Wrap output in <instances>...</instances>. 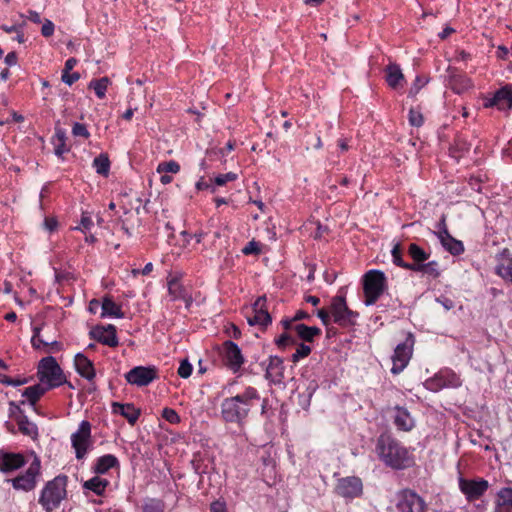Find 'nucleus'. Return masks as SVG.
Returning <instances> with one entry per match:
<instances>
[{"mask_svg": "<svg viewBox=\"0 0 512 512\" xmlns=\"http://www.w3.org/2000/svg\"><path fill=\"white\" fill-rule=\"evenodd\" d=\"M295 339L292 335H290L289 333L285 332L283 334H281L276 340H275V343L276 345L279 347V348H283L287 345H290V344H295Z\"/></svg>", "mask_w": 512, "mask_h": 512, "instance_id": "nucleus-48", "label": "nucleus"}, {"mask_svg": "<svg viewBox=\"0 0 512 512\" xmlns=\"http://www.w3.org/2000/svg\"><path fill=\"white\" fill-rule=\"evenodd\" d=\"M460 385V377L451 369H442L425 382L426 388L431 391H439L447 387L456 388Z\"/></svg>", "mask_w": 512, "mask_h": 512, "instance_id": "nucleus-12", "label": "nucleus"}, {"mask_svg": "<svg viewBox=\"0 0 512 512\" xmlns=\"http://www.w3.org/2000/svg\"><path fill=\"white\" fill-rule=\"evenodd\" d=\"M450 86L457 94H461L468 90L472 83L466 76L458 74L450 77Z\"/></svg>", "mask_w": 512, "mask_h": 512, "instance_id": "nucleus-35", "label": "nucleus"}, {"mask_svg": "<svg viewBox=\"0 0 512 512\" xmlns=\"http://www.w3.org/2000/svg\"><path fill=\"white\" fill-rule=\"evenodd\" d=\"M26 464L25 457L21 453L6 452L0 450V471L10 473L22 468Z\"/></svg>", "mask_w": 512, "mask_h": 512, "instance_id": "nucleus-18", "label": "nucleus"}, {"mask_svg": "<svg viewBox=\"0 0 512 512\" xmlns=\"http://www.w3.org/2000/svg\"><path fill=\"white\" fill-rule=\"evenodd\" d=\"M37 375L40 382L50 389L59 387L66 381L61 367L52 356L40 360Z\"/></svg>", "mask_w": 512, "mask_h": 512, "instance_id": "nucleus-4", "label": "nucleus"}, {"mask_svg": "<svg viewBox=\"0 0 512 512\" xmlns=\"http://www.w3.org/2000/svg\"><path fill=\"white\" fill-rule=\"evenodd\" d=\"M72 134L75 137H83V138H88L90 136V133L87 130L86 126L84 124H81L78 122L74 123V125L72 127Z\"/></svg>", "mask_w": 512, "mask_h": 512, "instance_id": "nucleus-49", "label": "nucleus"}, {"mask_svg": "<svg viewBox=\"0 0 512 512\" xmlns=\"http://www.w3.org/2000/svg\"><path fill=\"white\" fill-rule=\"evenodd\" d=\"M242 253L244 255L259 254L260 253L259 243L256 242L255 240L248 242L242 249Z\"/></svg>", "mask_w": 512, "mask_h": 512, "instance_id": "nucleus-51", "label": "nucleus"}, {"mask_svg": "<svg viewBox=\"0 0 512 512\" xmlns=\"http://www.w3.org/2000/svg\"><path fill=\"white\" fill-rule=\"evenodd\" d=\"M311 353V347L304 343H300L292 355V361L294 363L298 362L300 359L307 357Z\"/></svg>", "mask_w": 512, "mask_h": 512, "instance_id": "nucleus-44", "label": "nucleus"}, {"mask_svg": "<svg viewBox=\"0 0 512 512\" xmlns=\"http://www.w3.org/2000/svg\"><path fill=\"white\" fill-rule=\"evenodd\" d=\"M156 378V369L153 367L136 366L125 374L126 381L138 387L149 385Z\"/></svg>", "mask_w": 512, "mask_h": 512, "instance_id": "nucleus-16", "label": "nucleus"}, {"mask_svg": "<svg viewBox=\"0 0 512 512\" xmlns=\"http://www.w3.org/2000/svg\"><path fill=\"white\" fill-rule=\"evenodd\" d=\"M109 80L107 77H103L99 80H92L89 84V88L95 91L98 98L102 99L105 97Z\"/></svg>", "mask_w": 512, "mask_h": 512, "instance_id": "nucleus-41", "label": "nucleus"}, {"mask_svg": "<svg viewBox=\"0 0 512 512\" xmlns=\"http://www.w3.org/2000/svg\"><path fill=\"white\" fill-rule=\"evenodd\" d=\"M93 167L100 175H107L110 169V161L106 154H100L93 160Z\"/></svg>", "mask_w": 512, "mask_h": 512, "instance_id": "nucleus-40", "label": "nucleus"}, {"mask_svg": "<svg viewBox=\"0 0 512 512\" xmlns=\"http://www.w3.org/2000/svg\"><path fill=\"white\" fill-rule=\"evenodd\" d=\"M180 165L176 161L162 162L158 165L157 171L159 173H178Z\"/></svg>", "mask_w": 512, "mask_h": 512, "instance_id": "nucleus-43", "label": "nucleus"}, {"mask_svg": "<svg viewBox=\"0 0 512 512\" xmlns=\"http://www.w3.org/2000/svg\"><path fill=\"white\" fill-rule=\"evenodd\" d=\"M91 424L89 421L83 420L76 432L71 435V444L75 450L77 459L85 458L89 449L92 447Z\"/></svg>", "mask_w": 512, "mask_h": 512, "instance_id": "nucleus-9", "label": "nucleus"}, {"mask_svg": "<svg viewBox=\"0 0 512 512\" xmlns=\"http://www.w3.org/2000/svg\"><path fill=\"white\" fill-rule=\"evenodd\" d=\"M44 385L45 384H36L29 386L23 391L22 396L26 397L30 405L34 406L41 396L50 389Z\"/></svg>", "mask_w": 512, "mask_h": 512, "instance_id": "nucleus-34", "label": "nucleus"}, {"mask_svg": "<svg viewBox=\"0 0 512 512\" xmlns=\"http://www.w3.org/2000/svg\"><path fill=\"white\" fill-rule=\"evenodd\" d=\"M10 406L15 407V409L18 412L17 416L15 415L14 411H12L11 414L14 415V417L17 421L19 431L23 435H26V436L31 437L32 439H35L38 436V428H37L36 424L31 422L28 419V417L24 414V412L20 409V407L16 406L14 404V402H11Z\"/></svg>", "mask_w": 512, "mask_h": 512, "instance_id": "nucleus-19", "label": "nucleus"}, {"mask_svg": "<svg viewBox=\"0 0 512 512\" xmlns=\"http://www.w3.org/2000/svg\"><path fill=\"white\" fill-rule=\"evenodd\" d=\"M67 483L66 475H58L45 484L38 499L44 511L52 512L60 506L67 496Z\"/></svg>", "mask_w": 512, "mask_h": 512, "instance_id": "nucleus-3", "label": "nucleus"}, {"mask_svg": "<svg viewBox=\"0 0 512 512\" xmlns=\"http://www.w3.org/2000/svg\"><path fill=\"white\" fill-rule=\"evenodd\" d=\"M17 60H18V57H17V54L16 52H9L6 57H5V63L8 65V66H14L17 64Z\"/></svg>", "mask_w": 512, "mask_h": 512, "instance_id": "nucleus-62", "label": "nucleus"}, {"mask_svg": "<svg viewBox=\"0 0 512 512\" xmlns=\"http://www.w3.org/2000/svg\"><path fill=\"white\" fill-rule=\"evenodd\" d=\"M437 236L440 240L443 248L448 251L450 254L454 256H458L464 252V245L461 241L455 239L450 235L446 226L444 225L443 229L437 233Z\"/></svg>", "mask_w": 512, "mask_h": 512, "instance_id": "nucleus-21", "label": "nucleus"}, {"mask_svg": "<svg viewBox=\"0 0 512 512\" xmlns=\"http://www.w3.org/2000/svg\"><path fill=\"white\" fill-rule=\"evenodd\" d=\"M109 481L99 476H94L83 483V488L94 492L96 495L101 496L104 494Z\"/></svg>", "mask_w": 512, "mask_h": 512, "instance_id": "nucleus-33", "label": "nucleus"}, {"mask_svg": "<svg viewBox=\"0 0 512 512\" xmlns=\"http://www.w3.org/2000/svg\"><path fill=\"white\" fill-rule=\"evenodd\" d=\"M120 463L116 456L112 454H106L96 459L92 470L96 474H105L110 469L119 468Z\"/></svg>", "mask_w": 512, "mask_h": 512, "instance_id": "nucleus-25", "label": "nucleus"}, {"mask_svg": "<svg viewBox=\"0 0 512 512\" xmlns=\"http://www.w3.org/2000/svg\"><path fill=\"white\" fill-rule=\"evenodd\" d=\"M89 335L92 339L109 347H116L118 345L116 327L112 324L107 326L97 325L90 330Z\"/></svg>", "mask_w": 512, "mask_h": 512, "instance_id": "nucleus-17", "label": "nucleus"}, {"mask_svg": "<svg viewBox=\"0 0 512 512\" xmlns=\"http://www.w3.org/2000/svg\"><path fill=\"white\" fill-rule=\"evenodd\" d=\"M112 409L114 413L120 414L126 418L131 425H134L140 416V410L131 403L121 404L114 402L112 404Z\"/></svg>", "mask_w": 512, "mask_h": 512, "instance_id": "nucleus-26", "label": "nucleus"}, {"mask_svg": "<svg viewBox=\"0 0 512 512\" xmlns=\"http://www.w3.org/2000/svg\"><path fill=\"white\" fill-rule=\"evenodd\" d=\"M54 30H55V25L53 24V22L48 19H45V21L41 27V34L44 37H50L53 35Z\"/></svg>", "mask_w": 512, "mask_h": 512, "instance_id": "nucleus-54", "label": "nucleus"}, {"mask_svg": "<svg viewBox=\"0 0 512 512\" xmlns=\"http://www.w3.org/2000/svg\"><path fill=\"white\" fill-rule=\"evenodd\" d=\"M266 378L274 383H280L284 378L283 359L278 356H270L266 367Z\"/></svg>", "mask_w": 512, "mask_h": 512, "instance_id": "nucleus-23", "label": "nucleus"}, {"mask_svg": "<svg viewBox=\"0 0 512 512\" xmlns=\"http://www.w3.org/2000/svg\"><path fill=\"white\" fill-rule=\"evenodd\" d=\"M79 79H80V74L78 72H73V73H71V71L70 72H62L61 80L69 86L74 84Z\"/></svg>", "mask_w": 512, "mask_h": 512, "instance_id": "nucleus-52", "label": "nucleus"}, {"mask_svg": "<svg viewBox=\"0 0 512 512\" xmlns=\"http://www.w3.org/2000/svg\"><path fill=\"white\" fill-rule=\"evenodd\" d=\"M222 359L224 365L233 373L239 372L244 363L241 349L230 340L225 341L223 344Z\"/></svg>", "mask_w": 512, "mask_h": 512, "instance_id": "nucleus-14", "label": "nucleus"}, {"mask_svg": "<svg viewBox=\"0 0 512 512\" xmlns=\"http://www.w3.org/2000/svg\"><path fill=\"white\" fill-rule=\"evenodd\" d=\"M425 84H426V81L423 80L421 77L417 76L414 84L410 88L409 94L416 95Z\"/></svg>", "mask_w": 512, "mask_h": 512, "instance_id": "nucleus-56", "label": "nucleus"}, {"mask_svg": "<svg viewBox=\"0 0 512 512\" xmlns=\"http://www.w3.org/2000/svg\"><path fill=\"white\" fill-rule=\"evenodd\" d=\"M208 461H209L208 453L206 451H204V452L198 451L193 454V457H192L190 463H191V466H192V469L194 470V472L201 476V475L207 473Z\"/></svg>", "mask_w": 512, "mask_h": 512, "instance_id": "nucleus-30", "label": "nucleus"}, {"mask_svg": "<svg viewBox=\"0 0 512 512\" xmlns=\"http://www.w3.org/2000/svg\"><path fill=\"white\" fill-rule=\"evenodd\" d=\"M210 512H227L226 504L223 501L216 500L210 504Z\"/></svg>", "mask_w": 512, "mask_h": 512, "instance_id": "nucleus-59", "label": "nucleus"}, {"mask_svg": "<svg viewBox=\"0 0 512 512\" xmlns=\"http://www.w3.org/2000/svg\"><path fill=\"white\" fill-rule=\"evenodd\" d=\"M162 417L171 424H177L180 422L178 413L172 408H164L162 411Z\"/></svg>", "mask_w": 512, "mask_h": 512, "instance_id": "nucleus-45", "label": "nucleus"}, {"mask_svg": "<svg viewBox=\"0 0 512 512\" xmlns=\"http://www.w3.org/2000/svg\"><path fill=\"white\" fill-rule=\"evenodd\" d=\"M93 226L92 218L87 214L83 213L80 221V227H76V229L81 230L82 232H86L90 230Z\"/></svg>", "mask_w": 512, "mask_h": 512, "instance_id": "nucleus-53", "label": "nucleus"}, {"mask_svg": "<svg viewBox=\"0 0 512 512\" xmlns=\"http://www.w3.org/2000/svg\"><path fill=\"white\" fill-rule=\"evenodd\" d=\"M458 485L460 491L469 502L480 499L488 490L489 483L483 478L466 479L459 477Z\"/></svg>", "mask_w": 512, "mask_h": 512, "instance_id": "nucleus-11", "label": "nucleus"}, {"mask_svg": "<svg viewBox=\"0 0 512 512\" xmlns=\"http://www.w3.org/2000/svg\"><path fill=\"white\" fill-rule=\"evenodd\" d=\"M408 255L414 261L413 263H421L423 264L430 257V253L426 252L423 248H421L416 243H410L407 249Z\"/></svg>", "mask_w": 512, "mask_h": 512, "instance_id": "nucleus-36", "label": "nucleus"}, {"mask_svg": "<svg viewBox=\"0 0 512 512\" xmlns=\"http://www.w3.org/2000/svg\"><path fill=\"white\" fill-rule=\"evenodd\" d=\"M318 385L315 381H311L307 388H306V391L303 392L304 394H306V404L307 405H310V400H311V397L313 396L314 392L316 391Z\"/></svg>", "mask_w": 512, "mask_h": 512, "instance_id": "nucleus-58", "label": "nucleus"}, {"mask_svg": "<svg viewBox=\"0 0 512 512\" xmlns=\"http://www.w3.org/2000/svg\"><path fill=\"white\" fill-rule=\"evenodd\" d=\"M396 512H426L427 505L416 492L405 489L396 494Z\"/></svg>", "mask_w": 512, "mask_h": 512, "instance_id": "nucleus-10", "label": "nucleus"}, {"mask_svg": "<svg viewBox=\"0 0 512 512\" xmlns=\"http://www.w3.org/2000/svg\"><path fill=\"white\" fill-rule=\"evenodd\" d=\"M43 226L44 228L49 231V232H53L56 230L57 226H58V222L55 218L53 217H46L44 219V222H43Z\"/></svg>", "mask_w": 512, "mask_h": 512, "instance_id": "nucleus-57", "label": "nucleus"}, {"mask_svg": "<svg viewBox=\"0 0 512 512\" xmlns=\"http://www.w3.org/2000/svg\"><path fill=\"white\" fill-rule=\"evenodd\" d=\"M168 292L171 297V300H184L186 298V290L180 283V281L177 279H171L168 282Z\"/></svg>", "mask_w": 512, "mask_h": 512, "instance_id": "nucleus-37", "label": "nucleus"}, {"mask_svg": "<svg viewBox=\"0 0 512 512\" xmlns=\"http://www.w3.org/2000/svg\"><path fill=\"white\" fill-rule=\"evenodd\" d=\"M28 15L26 16L31 22L39 24L41 23L40 14L34 10H28Z\"/></svg>", "mask_w": 512, "mask_h": 512, "instance_id": "nucleus-63", "label": "nucleus"}, {"mask_svg": "<svg viewBox=\"0 0 512 512\" xmlns=\"http://www.w3.org/2000/svg\"><path fill=\"white\" fill-rule=\"evenodd\" d=\"M77 62V59L74 57L67 59L62 72H70L75 67Z\"/></svg>", "mask_w": 512, "mask_h": 512, "instance_id": "nucleus-64", "label": "nucleus"}, {"mask_svg": "<svg viewBox=\"0 0 512 512\" xmlns=\"http://www.w3.org/2000/svg\"><path fill=\"white\" fill-rule=\"evenodd\" d=\"M393 262L395 265L404 268L406 270H409L408 266H413V263L405 262L402 258V252L400 249L399 244L395 245L391 251Z\"/></svg>", "mask_w": 512, "mask_h": 512, "instance_id": "nucleus-42", "label": "nucleus"}, {"mask_svg": "<svg viewBox=\"0 0 512 512\" xmlns=\"http://www.w3.org/2000/svg\"><path fill=\"white\" fill-rule=\"evenodd\" d=\"M267 298L265 295L260 296L256 299L251 307V314H247V322L249 325H259L266 328L272 321V318L268 312Z\"/></svg>", "mask_w": 512, "mask_h": 512, "instance_id": "nucleus-13", "label": "nucleus"}, {"mask_svg": "<svg viewBox=\"0 0 512 512\" xmlns=\"http://www.w3.org/2000/svg\"><path fill=\"white\" fill-rule=\"evenodd\" d=\"M66 133L63 129H56L53 143L55 146V154L57 156H62L65 152H68V148L66 146Z\"/></svg>", "mask_w": 512, "mask_h": 512, "instance_id": "nucleus-38", "label": "nucleus"}, {"mask_svg": "<svg viewBox=\"0 0 512 512\" xmlns=\"http://www.w3.org/2000/svg\"><path fill=\"white\" fill-rule=\"evenodd\" d=\"M387 288L386 276L380 270H370L363 277L365 305L371 306L377 302Z\"/></svg>", "mask_w": 512, "mask_h": 512, "instance_id": "nucleus-5", "label": "nucleus"}, {"mask_svg": "<svg viewBox=\"0 0 512 512\" xmlns=\"http://www.w3.org/2000/svg\"><path fill=\"white\" fill-rule=\"evenodd\" d=\"M495 272L503 280L512 283V259H507L498 264L495 268Z\"/></svg>", "mask_w": 512, "mask_h": 512, "instance_id": "nucleus-39", "label": "nucleus"}, {"mask_svg": "<svg viewBox=\"0 0 512 512\" xmlns=\"http://www.w3.org/2000/svg\"><path fill=\"white\" fill-rule=\"evenodd\" d=\"M316 314L325 326H327L330 323V320L332 317L330 309L329 310L324 309V308L319 309V310H317Z\"/></svg>", "mask_w": 512, "mask_h": 512, "instance_id": "nucleus-55", "label": "nucleus"}, {"mask_svg": "<svg viewBox=\"0 0 512 512\" xmlns=\"http://www.w3.org/2000/svg\"><path fill=\"white\" fill-rule=\"evenodd\" d=\"M74 365L77 373L88 381H92L95 378V369L91 360H89L84 354L78 353L74 359Z\"/></svg>", "mask_w": 512, "mask_h": 512, "instance_id": "nucleus-22", "label": "nucleus"}, {"mask_svg": "<svg viewBox=\"0 0 512 512\" xmlns=\"http://www.w3.org/2000/svg\"><path fill=\"white\" fill-rule=\"evenodd\" d=\"M299 338L306 342H312L314 337L321 334V329L316 326H307L305 324H296L293 327Z\"/></svg>", "mask_w": 512, "mask_h": 512, "instance_id": "nucleus-32", "label": "nucleus"}, {"mask_svg": "<svg viewBox=\"0 0 512 512\" xmlns=\"http://www.w3.org/2000/svg\"><path fill=\"white\" fill-rule=\"evenodd\" d=\"M414 343V335L412 333H408L405 340L395 347L394 354L392 355V374L397 375L406 368L413 353Z\"/></svg>", "mask_w": 512, "mask_h": 512, "instance_id": "nucleus-8", "label": "nucleus"}, {"mask_svg": "<svg viewBox=\"0 0 512 512\" xmlns=\"http://www.w3.org/2000/svg\"><path fill=\"white\" fill-rule=\"evenodd\" d=\"M409 123L414 127H420L423 124V116L419 111L410 109Z\"/></svg>", "mask_w": 512, "mask_h": 512, "instance_id": "nucleus-50", "label": "nucleus"}, {"mask_svg": "<svg viewBox=\"0 0 512 512\" xmlns=\"http://www.w3.org/2000/svg\"><path fill=\"white\" fill-rule=\"evenodd\" d=\"M31 344L34 349H41L42 347L48 348V342L43 340L41 336L39 337H32L31 338Z\"/></svg>", "mask_w": 512, "mask_h": 512, "instance_id": "nucleus-60", "label": "nucleus"}, {"mask_svg": "<svg viewBox=\"0 0 512 512\" xmlns=\"http://www.w3.org/2000/svg\"><path fill=\"white\" fill-rule=\"evenodd\" d=\"M182 235L183 236H188L190 238H195L196 242L200 243L203 240V238L207 235V233L205 231H203V230H200V231L196 232L194 235H190V234H188V232L183 231Z\"/></svg>", "mask_w": 512, "mask_h": 512, "instance_id": "nucleus-61", "label": "nucleus"}, {"mask_svg": "<svg viewBox=\"0 0 512 512\" xmlns=\"http://www.w3.org/2000/svg\"><path fill=\"white\" fill-rule=\"evenodd\" d=\"M41 474V461L37 456H34L33 461L30 463L28 469L13 479L7 480L12 484L15 490L29 492L37 486V478Z\"/></svg>", "mask_w": 512, "mask_h": 512, "instance_id": "nucleus-7", "label": "nucleus"}, {"mask_svg": "<svg viewBox=\"0 0 512 512\" xmlns=\"http://www.w3.org/2000/svg\"><path fill=\"white\" fill-rule=\"evenodd\" d=\"M335 492L337 495L346 499L357 498L363 492L362 480L356 476L341 478L337 482Z\"/></svg>", "mask_w": 512, "mask_h": 512, "instance_id": "nucleus-15", "label": "nucleus"}, {"mask_svg": "<svg viewBox=\"0 0 512 512\" xmlns=\"http://www.w3.org/2000/svg\"><path fill=\"white\" fill-rule=\"evenodd\" d=\"M260 400L259 391L255 387L247 386L235 396L222 400L221 418L227 424H235L238 428H243L248 421L250 412Z\"/></svg>", "mask_w": 512, "mask_h": 512, "instance_id": "nucleus-1", "label": "nucleus"}, {"mask_svg": "<svg viewBox=\"0 0 512 512\" xmlns=\"http://www.w3.org/2000/svg\"><path fill=\"white\" fill-rule=\"evenodd\" d=\"M330 312L333 317L334 323L341 327H351L356 324L359 313L351 310L346 302L345 294L342 289L339 294L332 297L330 302Z\"/></svg>", "mask_w": 512, "mask_h": 512, "instance_id": "nucleus-6", "label": "nucleus"}, {"mask_svg": "<svg viewBox=\"0 0 512 512\" xmlns=\"http://www.w3.org/2000/svg\"><path fill=\"white\" fill-rule=\"evenodd\" d=\"M494 512H512V488L505 487L497 493Z\"/></svg>", "mask_w": 512, "mask_h": 512, "instance_id": "nucleus-28", "label": "nucleus"}, {"mask_svg": "<svg viewBox=\"0 0 512 512\" xmlns=\"http://www.w3.org/2000/svg\"><path fill=\"white\" fill-rule=\"evenodd\" d=\"M393 423L400 431L409 432L415 427V420L409 411L401 406L394 408Z\"/></svg>", "mask_w": 512, "mask_h": 512, "instance_id": "nucleus-20", "label": "nucleus"}, {"mask_svg": "<svg viewBox=\"0 0 512 512\" xmlns=\"http://www.w3.org/2000/svg\"><path fill=\"white\" fill-rule=\"evenodd\" d=\"M410 271L413 272H421L423 275L431 279H437L441 272L439 268V263L435 260L429 261L427 263H413V266H408Z\"/></svg>", "mask_w": 512, "mask_h": 512, "instance_id": "nucleus-27", "label": "nucleus"}, {"mask_svg": "<svg viewBox=\"0 0 512 512\" xmlns=\"http://www.w3.org/2000/svg\"><path fill=\"white\" fill-rule=\"evenodd\" d=\"M237 179V174L233 172H228L225 174H219L215 177L214 183L217 186H224L227 182H231Z\"/></svg>", "mask_w": 512, "mask_h": 512, "instance_id": "nucleus-46", "label": "nucleus"}, {"mask_svg": "<svg viewBox=\"0 0 512 512\" xmlns=\"http://www.w3.org/2000/svg\"><path fill=\"white\" fill-rule=\"evenodd\" d=\"M403 80V73L397 64H390L386 67V81L391 88L397 89Z\"/></svg>", "mask_w": 512, "mask_h": 512, "instance_id": "nucleus-31", "label": "nucleus"}, {"mask_svg": "<svg viewBox=\"0 0 512 512\" xmlns=\"http://www.w3.org/2000/svg\"><path fill=\"white\" fill-rule=\"evenodd\" d=\"M375 452L386 466L393 469H404L409 466L408 450L388 433L379 435L375 445Z\"/></svg>", "mask_w": 512, "mask_h": 512, "instance_id": "nucleus-2", "label": "nucleus"}, {"mask_svg": "<svg viewBox=\"0 0 512 512\" xmlns=\"http://www.w3.org/2000/svg\"><path fill=\"white\" fill-rule=\"evenodd\" d=\"M486 106H495L499 110L509 109L512 106V89L509 87L499 89Z\"/></svg>", "mask_w": 512, "mask_h": 512, "instance_id": "nucleus-24", "label": "nucleus"}, {"mask_svg": "<svg viewBox=\"0 0 512 512\" xmlns=\"http://www.w3.org/2000/svg\"><path fill=\"white\" fill-rule=\"evenodd\" d=\"M192 371H193V367L187 359H184L180 362V365L178 368V375L180 377L186 379L192 374Z\"/></svg>", "mask_w": 512, "mask_h": 512, "instance_id": "nucleus-47", "label": "nucleus"}, {"mask_svg": "<svg viewBox=\"0 0 512 512\" xmlns=\"http://www.w3.org/2000/svg\"><path fill=\"white\" fill-rule=\"evenodd\" d=\"M101 317H114V318H124V313L122 312L121 306L116 304L113 299L109 296H105L101 301Z\"/></svg>", "mask_w": 512, "mask_h": 512, "instance_id": "nucleus-29", "label": "nucleus"}]
</instances>
